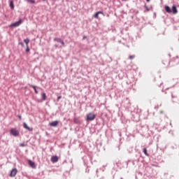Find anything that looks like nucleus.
I'll return each instance as SVG.
<instances>
[{
    "instance_id": "nucleus-1",
    "label": "nucleus",
    "mask_w": 179,
    "mask_h": 179,
    "mask_svg": "<svg viewBox=\"0 0 179 179\" xmlns=\"http://www.w3.org/2000/svg\"><path fill=\"white\" fill-rule=\"evenodd\" d=\"M19 130H17L16 128H12L10 130V135H12L13 136L17 137L20 135Z\"/></svg>"
},
{
    "instance_id": "nucleus-2",
    "label": "nucleus",
    "mask_w": 179,
    "mask_h": 179,
    "mask_svg": "<svg viewBox=\"0 0 179 179\" xmlns=\"http://www.w3.org/2000/svg\"><path fill=\"white\" fill-rule=\"evenodd\" d=\"M23 22L22 19H20L18 21L13 22L10 24V27H19L20 26V24Z\"/></svg>"
},
{
    "instance_id": "nucleus-3",
    "label": "nucleus",
    "mask_w": 179,
    "mask_h": 179,
    "mask_svg": "<svg viewBox=\"0 0 179 179\" xmlns=\"http://www.w3.org/2000/svg\"><path fill=\"white\" fill-rule=\"evenodd\" d=\"M96 118V115L93 113H90L87 115V121H93Z\"/></svg>"
},
{
    "instance_id": "nucleus-4",
    "label": "nucleus",
    "mask_w": 179,
    "mask_h": 179,
    "mask_svg": "<svg viewBox=\"0 0 179 179\" xmlns=\"http://www.w3.org/2000/svg\"><path fill=\"white\" fill-rule=\"evenodd\" d=\"M172 101L173 103H179V98L176 94H171Z\"/></svg>"
},
{
    "instance_id": "nucleus-5",
    "label": "nucleus",
    "mask_w": 179,
    "mask_h": 179,
    "mask_svg": "<svg viewBox=\"0 0 179 179\" xmlns=\"http://www.w3.org/2000/svg\"><path fill=\"white\" fill-rule=\"evenodd\" d=\"M17 174V169H13L10 171V177H15Z\"/></svg>"
},
{
    "instance_id": "nucleus-6",
    "label": "nucleus",
    "mask_w": 179,
    "mask_h": 179,
    "mask_svg": "<svg viewBox=\"0 0 179 179\" xmlns=\"http://www.w3.org/2000/svg\"><path fill=\"white\" fill-rule=\"evenodd\" d=\"M99 15H103V16H105L103 11H98L93 15V17H94L95 19H99Z\"/></svg>"
},
{
    "instance_id": "nucleus-7",
    "label": "nucleus",
    "mask_w": 179,
    "mask_h": 179,
    "mask_svg": "<svg viewBox=\"0 0 179 179\" xmlns=\"http://www.w3.org/2000/svg\"><path fill=\"white\" fill-rule=\"evenodd\" d=\"M28 164L31 167V169H36V163H34L33 161L29 159Z\"/></svg>"
},
{
    "instance_id": "nucleus-8",
    "label": "nucleus",
    "mask_w": 179,
    "mask_h": 179,
    "mask_svg": "<svg viewBox=\"0 0 179 179\" xmlns=\"http://www.w3.org/2000/svg\"><path fill=\"white\" fill-rule=\"evenodd\" d=\"M59 160V158L58 156H53L51 157V162L52 163H57Z\"/></svg>"
},
{
    "instance_id": "nucleus-9",
    "label": "nucleus",
    "mask_w": 179,
    "mask_h": 179,
    "mask_svg": "<svg viewBox=\"0 0 179 179\" xmlns=\"http://www.w3.org/2000/svg\"><path fill=\"white\" fill-rule=\"evenodd\" d=\"M59 122L58 120L53 121L50 123V127H58Z\"/></svg>"
},
{
    "instance_id": "nucleus-10",
    "label": "nucleus",
    "mask_w": 179,
    "mask_h": 179,
    "mask_svg": "<svg viewBox=\"0 0 179 179\" xmlns=\"http://www.w3.org/2000/svg\"><path fill=\"white\" fill-rule=\"evenodd\" d=\"M172 13L173 15H177V13H178V10H177V7L176 6H172Z\"/></svg>"
},
{
    "instance_id": "nucleus-11",
    "label": "nucleus",
    "mask_w": 179,
    "mask_h": 179,
    "mask_svg": "<svg viewBox=\"0 0 179 179\" xmlns=\"http://www.w3.org/2000/svg\"><path fill=\"white\" fill-rule=\"evenodd\" d=\"M23 125H24V128L25 129H27L28 131H33V128L29 127L27 125V124H26V122H24V123H23Z\"/></svg>"
},
{
    "instance_id": "nucleus-12",
    "label": "nucleus",
    "mask_w": 179,
    "mask_h": 179,
    "mask_svg": "<svg viewBox=\"0 0 179 179\" xmlns=\"http://www.w3.org/2000/svg\"><path fill=\"white\" fill-rule=\"evenodd\" d=\"M162 63L164 65H169V64H170V59H164Z\"/></svg>"
},
{
    "instance_id": "nucleus-13",
    "label": "nucleus",
    "mask_w": 179,
    "mask_h": 179,
    "mask_svg": "<svg viewBox=\"0 0 179 179\" xmlns=\"http://www.w3.org/2000/svg\"><path fill=\"white\" fill-rule=\"evenodd\" d=\"M29 86L30 87H33V89H34V90L36 94H38V91H37V88L36 87V85H30V84H29Z\"/></svg>"
},
{
    "instance_id": "nucleus-14",
    "label": "nucleus",
    "mask_w": 179,
    "mask_h": 179,
    "mask_svg": "<svg viewBox=\"0 0 179 179\" xmlns=\"http://www.w3.org/2000/svg\"><path fill=\"white\" fill-rule=\"evenodd\" d=\"M165 10L167 13H171V8H170V6H165Z\"/></svg>"
},
{
    "instance_id": "nucleus-15",
    "label": "nucleus",
    "mask_w": 179,
    "mask_h": 179,
    "mask_svg": "<svg viewBox=\"0 0 179 179\" xmlns=\"http://www.w3.org/2000/svg\"><path fill=\"white\" fill-rule=\"evenodd\" d=\"M144 8L145 9V10L144 12H149V11H150V9H152V8L148 6V5H146V4L144 5Z\"/></svg>"
},
{
    "instance_id": "nucleus-16",
    "label": "nucleus",
    "mask_w": 179,
    "mask_h": 179,
    "mask_svg": "<svg viewBox=\"0 0 179 179\" xmlns=\"http://www.w3.org/2000/svg\"><path fill=\"white\" fill-rule=\"evenodd\" d=\"M73 122H74V124H80V120H79V119H78L76 117H74Z\"/></svg>"
},
{
    "instance_id": "nucleus-17",
    "label": "nucleus",
    "mask_w": 179,
    "mask_h": 179,
    "mask_svg": "<svg viewBox=\"0 0 179 179\" xmlns=\"http://www.w3.org/2000/svg\"><path fill=\"white\" fill-rule=\"evenodd\" d=\"M24 43H25L26 45H29V43H30V39L29 38H27L24 40Z\"/></svg>"
},
{
    "instance_id": "nucleus-18",
    "label": "nucleus",
    "mask_w": 179,
    "mask_h": 179,
    "mask_svg": "<svg viewBox=\"0 0 179 179\" xmlns=\"http://www.w3.org/2000/svg\"><path fill=\"white\" fill-rule=\"evenodd\" d=\"M10 9H15V5L13 4V1H10Z\"/></svg>"
},
{
    "instance_id": "nucleus-19",
    "label": "nucleus",
    "mask_w": 179,
    "mask_h": 179,
    "mask_svg": "<svg viewBox=\"0 0 179 179\" xmlns=\"http://www.w3.org/2000/svg\"><path fill=\"white\" fill-rule=\"evenodd\" d=\"M143 152L144 155H145V156H149V153H148V150L146 149V148H144L143 149Z\"/></svg>"
},
{
    "instance_id": "nucleus-20",
    "label": "nucleus",
    "mask_w": 179,
    "mask_h": 179,
    "mask_svg": "<svg viewBox=\"0 0 179 179\" xmlns=\"http://www.w3.org/2000/svg\"><path fill=\"white\" fill-rule=\"evenodd\" d=\"M54 41H57V43H62V39L61 38H55Z\"/></svg>"
},
{
    "instance_id": "nucleus-21",
    "label": "nucleus",
    "mask_w": 179,
    "mask_h": 179,
    "mask_svg": "<svg viewBox=\"0 0 179 179\" xmlns=\"http://www.w3.org/2000/svg\"><path fill=\"white\" fill-rule=\"evenodd\" d=\"M42 99L43 101L47 100V95L45 94V93L42 94Z\"/></svg>"
},
{
    "instance_id": "nucleus-22",
    "label": "nucleus",
    "mask_w": 179,
    "mask_h": 179,
    "mask_svg": "<svg viewBox=\"0 0 179 179\" xmlns=\"http://www.w3.org/2000/svg\"><path fill=\"white\" fill-rule=\"evenodd\" d=\"M20 146L21 148H24V147L27 146V144H26L24 143H20Z\"/></svg>"
},
{
    "instance_id": "nucleus-23",
    "label": "nucleus",
    "mask_w": 179,
    "mask_h": 179,
    "mask_svg": "<svg viewBox=\"0 0 179 179\" xmlns=\"http://www.w3.org/2000/svg\"><path fill=\"white\" fill-rule=\"evenodd\" d=\"M26 52H30V48H29V45L27 46V48H26Z\"/></svg>"
},
{
    "instance_id": "nucleus-24",
    "label": "nucleus",
    "mask_w": 179,
    "mask_h": 179,
    "mask_svg": "<svg viewBox=\"0 0 179 179\" xmlns=\"http://www.w3.org/2000/svg\"><path fill=\"white\" fill-rule=\"evenodd\" d=\"M28 2H30V3H36V1L34 0H28Z\"/></svg>"
},
{
    "instance_id": "nucleus-25",
    "label": "nucleus",
    "mask_w": 179,
    "mask_h": 179,
    "mask_svg": "<svg viewBox=\"0 0 179 179\" xmlns=\"http://www.w3.org/2000/svg\"><path fill=\"white\" fill-rule=\"evenodd\" d=\"M129 58V59H134V58H135V55H130Z\"/></svg>"
},
{
    "instance_id": "nucleus-26",
    "label": "nucleus",
    "mask_w": 179,
    "mask_h": 179,
    "mask_svg": "<svg viewBox=\"0 0 179 179\" xmlns=\"http://www.w3.org/2000/svg\"><path fill=\"white\" fill-rule=\"evenodd\" d=\"M60 43H62V45L65 47V43L64 42V41H62V42H60Z\"/></svg>"
},
{
    "instance_id": "nucleus-27",
    "label": "nucleus",
    "mask_w": 179,
    "mask_h": 179,
    "mask_svg": "<svg viewBox=\"0 0 179 179\" xmlns=\"http://www.w3.org/2000/svg\"><path fill=\"white\" fill-rule=\"evenodd\" d=\"M61 99H62V96H59L57 97V101H59V100H61Z\"/></svg>"
},
{
    "instance_id": "nucleus-28",
    "label": "nucleus",
    "mask_w": 179,
    "mask_h": 179,
    "mask_svg": "<svg viewBox=\"0 0 179 179\" xmlns=\"http://www.w3.org/2000/svg\"><path fill=\"white\" fill-rule=\"evenodd\" d=\"M155 110H159V106L155 107Z\"/></svg>"
},
{
    "instance_id": "nucleus-29",
    "label": "nucleus",
    "mask_w": 179,
    "mask_h": 179,
    "mask_svg": "<svg viewBox=\"0 0 179 179\" xmlns=\"http://www.w3.org/2000/svg\"><path fill=\"white\" fill-rule=\"evenodd\" d=\"M18 118H19L20 120H22V115H18Z\"/></svg>"
},
{
    "instance_id": "nucleus-30",
    "label": "nucleus",
    "mask_w": 179,
    "mask_h": 179,
    "mask_svg": "<svg viewBox=\"0 0 179 179\" xmlns=\"http://www.w3.org/2000/svg\"><path fill=\"white\" fill-rule=\"evenodd\" d=\"M83 40H85V39L87 38V36H84L83 37Z\"/></svg>"
},
{
    "instance_id": "nucleus-31",
    "label": "nucleus",
    "mask_w": 179,
    "mask_h": 179,
    "mask_svg": "<svg viewBox=\"0 0 179 179\" xmlns=\"http://www.w3.org/2000/svg\"><path fill=\"white\" fill-rule=\"evenodd\" d=\"M20 44L21 45H23V43H20Z\"/></svg>"
},
{
    "instance_id": "nucleus-32",
    "label": "nucleus",
    "mask_w": 179,
    "mask_h": 179,
    "mask_svg": "<svg viewBox=\"0 0 179 179\" xmlns=\"http://www.w3.org/2000/svg\"><path fill=\"white\" fill-rule=\"evenodd\" d=\"M169 58H171V55H170V54H169Z\"/></svg>"
},
{
    "instance_id": "nucleus-33",
    "label": "nucleus",
    "mask_w": 179,
    "mask_h": 179,
    "mask_svg": "<svg viewBox=\"0 0 179 179\" xmlns=\"http://www.w3.org/2000/svg\"><path fill=\"white\" fill-rule=\"evenodd\" d=\"M147 1V2H150V0H146Z\"/></svg>"
},
{
    "instance_id": "nucleus-34",
    "label": "nucleus",
    "mask_w": 179,
    "mask_h": 179,
    "mask_svg": "<svg viewBox=\"0 0 179 179\" xmlns=\"http://www.w3.org/2000/svg\"><path fill=\"white\" fill-rule=\"evenodd\" d=\"M123 1H127V0H122Z\"/></svg>"
},
{
    "instance_id": "nucleus-35",
    "label": "nucleus",
    "mask_w": 179,
    "mask_h": 179,
    "mask_svg": "<svg viewBox=\"0 0 179 179\" xmlns=\"http://www.w3.org/2000/svg\"><path fill=\"white\" fill-rule=\"evenodd\" d=\"M43 1H45V0H43Z\"/></svg>"
}]
</instances>
